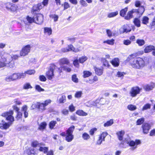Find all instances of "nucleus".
<instances>
[{
	"label": "nucleus",
	"instance_id": "f257e3e1",
	"mask_svg": "<svg viewBox=\"0 0 155 155\" xmlns=\"http://www.w3.org/2000/svg\"><path fill=\"white\" fill-rule=\"evenodd\" d=\"M127 60L129 61L132 67L136 69H142L145 65V62L143 59L140 57H136L134 54L129 55Z\"/></svg>",
	"mask_w": 155,
	"mask_h": 155
},
{
	"label": "nucleus",
	"instance_id": "f03ea898",
	"mask_svg": "<svg viewBox=\"0 0 155 155\" xmlns=\"http://www.w3.org/2000/svg\"><path fill=\"white\" fill-rule=\"evenodd\" d=\"M13 114V112L12 110L2 114V116L5 117L6 120L9 121V122L8 123H6L2 120V123H0L1 129L6 130L9 127L14 120V117L12 116Z\"/></svg>",
	"mask_w": 155,
	"mask_h": 155
},
{
	"label": "nucleus",
	"instance_id": "7ed1b4c3",
	"mask_svg": "<svg viewBox=\"0 0 155 155\" xmlns=\"http://www.w3.org/2000/svg\"><path fill=\"white\" fill-rule=\"evenodd\" d=\"M74 128L75 127L72 125L68 128L66 130V135L65 140L67 142H71L73 139L74 136L73 135V133Z\"/></svg>",
	"mask_w": 155,
	"mask_h": 155
},
{
	"label": "nucleus",
	"instance_id": "20e7f679",
	"mask_svg": "<svg viewBox=\"0 0 155 155\" xmlns=\"http://www.w3.org/2000/svg\"><path fill=\"white\" fill-rule=\"evenodd\" d=\"M31 145L32 147H40L39 150L40 151L43 152L45 153H47L48 150V149L47 147H42L41 146H44V145L42 143H39L36 140L33 141L31 143Z\"/></svg>",
	"mask_w": 155,
	"mask_h": 155
},
{
	"label": "nucleus",
	"instance_id": "39448f33",
	"mask_svg": "<svg viewBox=\"0 0 155 155\" xmlns=\"http://www.w3.org/2000/svg\"><path fill=\"white\" fill-rule=\"evenodd\" d=\"M56 67L54 64H51L50 65L49 69L46 73V76L49 80H51L54 77V71Z\"/></svg>",
	"mask_w": 155,
	"mask_h": 155
},
{
	"label": "nucleus",
	"instance_id": "423d86ee",
	"mask_svg": "<svg viewBox=\"0 0 155 155\" xmlns=\"http://www.w3.org/2000/svg\"><path fill=\"white\" fill-rule=\"evenodd\" d=\"M126 143L131 147L130 149L133 150L136 149L138 145L141 143L140 141L139 140H136L135 141L134 140H126Z\"/></svg>",
	"mask_w": 155,
	"mask_h": 155
},
{
	"label": "nucleus",
	"instance_id": "0eeeda50",
	"mask_svg": "<svg viewBox=\"0 0 155 155\" xmlns=\"http://www.w3.org/2000/svg\"><path fill=\"white\" fill-rule=\"evenodd\" d=\"M141 90V89L138 86L133 87L131 88L130 92V94L132 97H135L140 93Z\"/></svg>",
	"mask_w": 155,
	"mask_h": 155
},
{
	"label": "nucleus",
	"instance_id": "6e6552de",
	"mask_svg": "<svg viewBox=\"0 0 155 155\" xmlns=\"http://www.w3.org/2000/svg\"><path fill=\"white\" fill-rule=\"evenodd\" d=\"M31 47L29 45H27L23 47L20 52V55L24 56L27 55L30 51Z\"/></svg>",
	"mask_w": 155,
	"mask_h": 155
},
{
	"label": "nucleus",
	"instance_id": "1a4fd4ad",
	"mask_svg": "<svg viewBox=\"0 0 155 155\" xmlns=\"http://www.w3.org/2000/svg\"><path fill=\"white\" fill-rule=\"evenodd\" d=\"M143 132L144 134H147L151 128V125L148 123H143L141 127Z\"/></svg>",
	"mask_w": 155,
	"mask_h": 155
},
{
	"label": "nucleus",
	"instance_id": "9d476101",
	"mask_svg": "<svg viewBox=\"0 0 155 155\" xmlns=\"http://www.w3.org/2000/svg\"><path fill=\"white\" fill-rule=\"evenodd\" d=\"M35 23L41 24L43 20V15L41 14H38L35 15L34 16Z\"/></svg>",
	"mask_w": 155,
	"mask_h": 155
},
{
	"label": "nucleus",
	"instance_id": "9b49d317",
	"mask_svg": "<svg viewBox=\"0 0 155 155\" xmlns=\"http://www.w3.org/2000/svg\"><path fill=\"white\" fill-rule=\"evenodd\" d=\"M5 60L6 66L10 68H13L15 66L14 61L13 60H11L10 59H8V58L7 57L5 58Z\"/></svg>",
	"mask_w": 155,
	"mask_h": 155
},
{
	"label": "nucleus",
	"instance_id": "f8f14e48",
	"mask_svg": "<svg viewBox=\"0 0 155 155\" xmlns=\"http://www.w3.org/2000/svg\"><path fill=\"white\" fill-rule=\"evenodd\" d=\"M70 64L69 60L66 58H63L59 60V64L60 65L63 66L64 64L69 65Z\"/></svg>",
	"mask_w": 155,
	"mask_h": 155
},
{
	"label": "nucleus",
	"instance_id": "ddd939ff",
	"mask_svg": "<svg viewBox=\"0 0 155 155\" xmlns=\"http://www.w3.org/2000/svg\"><path fill=\"white\" fill-rule=\"evenodd\" d=\"M155 87V84H147L144 85L143 88L147 91H149Z\"/></svg>",
	"mask_w": 155,
	"mask_h": 155
},
{
	"label": "nucleus",
	"instance_id": "4468645a",
	"mask_svg": "<svg viewBox=\"0 0 155 155\" xmlns=\"http://www.w3.org/2000/svg\"><path fill=\"white\" fill-rule=\"evenodd\" d=\"M36 105V107L40 111H43L46 109L45 106L43 103L37 102Z\"/></svg>",
	"mask_w": 155,
	"mask_h": 155
},
{
	"label": "nucleus",
	"instance_id": "2eb2a0df",
	"mask_svg": "<svg viewBox=\"0 0 155 155\" xmlns=\"http://www.w3.org/2000/svg\"><path fill=\"white\" fill-rule=\"evenodd\" d=\"M26 19L28 21H24V23L26 25H28V23L31 24L32 22H35L34 16L33 18H32L29 16H27Z\"/></svg>",
	"mask_w": 155,
	"mask_h": 155
},
{
	"label": "nucleus",
	"instance_id": "dca6fc26",
	"mask_svg": "<svg viewBox=\"0 0 155 155\" xmlns=\"http://www.w3.org/2000/svg\"><path fill=\"white\" fill-rule=\"evenodd\" d=\"M94 69L96 74L98 75H102L103 73V68L101 67L100 68L94 67Z\"/></svg>",
	"mask_w": 155,
	"mask_h": 155
},
{
	"label": "nucleus",
	"instance_id": "f3484780",
	"mask_svg": "<svg viewBox=\"0 0 155 155\" xmlns=\"http://www.w3.org/2000/svg\"><path fill=\"white\" fill-rule=\"evenodd\" d=\"M47 124L45 122H43L38 125V130L41 131H43L46 128Z\"/></svg>",
	"mask_w": 155,
	"mask_h": 155
},
{
	"label": "nucleus",
	"instance_id": "a211bd4d",
	"mask_svg": "<svg viewBox=\"0 0 155 155\" xmlns=\"http://www.w3.org/2000/svg\"><path fill=\"white\" fill-rule=\"evenodd\" d=\"M124 131L121 130L117 132L116 134L117 136L118 139L120 140H123V137L124 134Z\"/></svg>",
	"mask_w": 155,
	"mask_h": 155
},
{
	"label": "nucleus",
	"instance_id": "6ab92c4d",
	"mask_svg": "<svg viewBox=\"0 0 155 155\" xmlns=\"http://www.w3.org/2000/svg\"><path fill=\"white\" fill-rule=\"evenodd\" d=\"M155 48L154 46L152 45H149L146 47L144 49L145 53H148L151 51Z\"/></svg>",
	"mask_w": 155,
	"mask_h": 155
},
{
	"label": "nucleus",
	"instance_id": "aec40b11",
	"mask_svg": "<svg viewBox=\"0 0 155 155\" xmlns=\"http://www.w3.org/2000/svg\"><path fill=\"white\" fill-rule=\"evenodd\" d=\"M111 62L114 67H117L119 65V59L118 58H115Z\"/></svg>",
	"mask_w": 155,
	"mask_h": 155
},
{
	"label": "nucleus",
	"instance_id": "412c9836",
	"mask_svg": "<svg viewBox=\"0 0 155 155\" xmlns=\"http://www.w3.org/2000/svg\"><path fill=\"white\" fill-rule=\"evenodd\" d=\"M134 13L133 10H131L129 11L127 15L125 17V19L126 20H129L133 17L132 14Z\"/></svg>",
	"mask_w": 155,
	"mask_h": 155
},
{
	"label": "nucleus",
	"instance_id": "4be33fe9",
	"mask_svg": "<svg viewBox=\"0 0 155 155\" xmlns=\"http://www.w3.org/2000/svg\"><path fill=\"white\" fill-rule=\"evenodd\" d=\"M133 22L135 25L138 27H139L140 26V21L138 18H135L134 19Z\"/></svg>",
	"mask_w": 155,
	"mask_h": 155
},
{
	"label": "nucleus",
	"instance_id": "5701e85b",
	"mask_svg": "<svg viewBox=\"0 0 155 155\" xmlns=\"http://www.w3.org/2000/svg\"><path fill=\"white\" fill-rule=\"evenodd\" d=\"M76 114L79 116H86L87 115V114L84 111L82 110H78L76 112Z\"/></svg>",
	"mask_w": 155,
	"mask_h": 155
},
{
	"label": "nucleus",
	"instance_id": "b1692460",
	"mask_svg": "<svg viewBox=\"0 0 155 155\" xmlns=\"http://www.w3.org/2000/svg\"><path fill=\"white\" fill-rule=\"evenodd\" d=\"M83 77L84 78L89 77L92 75V73L89 71H83Z\"/></svg>",
	"mask_w": 155,
	"mask_h": 155
},
{
	"label": "nucleus",
	"instance_id": "393cba45",
	"mask_svg": "<svg viewBox=\"0 0 155 155\" xmlns=\"http://www.w3.org/2000/svg\"><path fill=\"white\" fill-rule=\"evenodd\" d=\"M113 123L114 120L113 119H111L105 123L104 124V126L105 127H108L111 126Z\"/></svg>",
	"mask_w": 155,
	"mask_h": 155
},
{
	"label": "nucleus",
	"instance_id": "a878e982",
	"mask_svg": "<svg viewBox=\"0 0 155 155\" xmlns=\"http://www.w3.org/2000/svg\"><path fill=\"white\" fill-rule=\"evenodd\" d=\"M136 42L140 46H143L145 43L144 40L140 39H137L136 41Z\"/></svg>",
	"mask_w": 155,
	"mask_h": 155
},
{
	"label": "nucleus",
	"instance_id": "bb28decb",
	"mask_svg": "<svg viewBox=\"0 0 155 155\" xmlns=\"http://www.w3.org/2000/svg\"><path fill=\"white\" fill-rule=\"evenodd\" d=\"M44 31L45 33H47L48 35H50L52 33V29L51 28L48 27L44 28Z\"/></svg>",
	"mask_w": 155,
	"mask_h": 155
},
{
	"label": "nucleus",
	"instance_id": "cd10ccee",
	"mask_svg": "<svg viewBox=\"0 0 155 155\" xmlns=\"http://www.w3.org/2000/svg\"><path fill=\"white\" fill-rule=\"evenodd\" d=\"M66 96L64 95H62L59 100V102L60 104L64 103L66 101Z\"/></svg>",
	"mask_w": 155,
	"mask_h": 155
},
{
	"label": "nucleus",
	"instance_id": "c85d7f7f",
	"mask_svg": "<svg viewBox=\"0 0 155 155\" xmlns=\"http://www.w3.org/2000/svg\"><path fill=\"white\" fill-rule=\"evenodd\" d=\"M57 123L55 121H51L49 124V127L50 129H52L54 128Z\"/></svg>",
	"mask_w": 155,
	"mask_h": 155
},
{
	"label": "nucleus",
	"instance_id": "c756f323",
	"mask_svg": "<svg viewBox=\"0 0 155 155\" xmlns=\"http://www.w3.org/2000/svg\"><path fill=\"white\" fill-rule=\"evenodd\" d=\"M68 50L69 51H73L74 52H78L77 50H75L73 45H68Z\"/></svg>",
	"mask_w": 155,
	"mask_h": 155
},
{
	"label": "nucleus",
	"instance_id": "7c9ffc66",
	"mask_svg": "<svg viewBox=\"0 0 155 155\" xmlns=\"http://www.w3.org/2000/svg\"><path fill=\"white\" fill-rule=\"evenodd\" d=\"M8 58V59H10L11 60L13 59H14L15 60L17 59L19 57L18 55H15L13 56L12 57L11 55L9 54H7V56Z\"/></svg>",
	"mask_w": 155,
	"mask_h": 155
},
{
	"label": "nucleus",
	"instance_id": "2f4dec72",
	"mask_svg": "<svg viewBox=\"0 0 155 155\" xmlns=\"http://www.w3.org/2000/svg\"><path fill=\"white\" fill-rule=\"evenodd\" d=\"M87 59V58L85 56H82L79 59V62L81 63H83Z\"/></svg>",
	"mask_w": 155,
	"mask_h": 155
},
{
	"label": "nucleus",
	"instance_id": "473e14b6",
	"mask_svg": "<svg viewBox=\"0 0 155 155\" xmlns=\"http://www.w3.org/2000/svg\"><path fill=\"white\" fill-rule=\"evenodd\" d=\"M137 108L136 106L132 104H129L127 106V109L131 111L134 110Z\"/></svg>",
	"mask_w": 155,
	"mask_h": 155
},
{
	"label": "nucleus",
	"instance_id": "72a5a7b5",
	"mask_svg": "<svg viewBox=\"0 0 155 155\" xmlns=\"http://www.w3.org/2000/svg\"><path fill=\"white\" fill-rule=\"evenodd\" d=\"M82 137L85 140H87L90 138L89 135L86 133H84L83 134Z\"/></svg>",
	"mask_w": 155,
	"mask_h": 155
},
{
	"label": "nucleus",
	"instance_id": "f704fd0d",
	"mask_svg": "<svg viewBox=\"0 0 155 155\" xmlns=\"http://www.w3.org/2000/svg\"><path fill=\"white\" fill-rule=\"evenodd\" d=\"M107 135L108 133L107 132H103L99 135V137L103 139V141H104L105 138Z\"/></svg>",
	"mask_w": 155,
	"mask_h": 155
},
{
	"label": "nucleus",
	"instance_id": "c9c22d12",
	"mask_svg": "<svg viewBox=\"0 0 155 155\" xmlns=\"http://www.w3.org/2000/svg\"><path fill=\"white\" fill-rule=\"evenodd\" d=\"M149 18L147 16H144L142 19V23L146 25L148 22Z\"/></svg>",
	"mask_w": 155,
	"mask_h": 155
},
{
	"label": "nucleus",
	"instance_id": "e433bc0d",
	"mask_svg": "<svg viewBox=\"0 0 155 155\" xmlns=\"http://www.w3.org/2000/svg\"><path fill=\"white\" fill-rule=\"evenodd\" d=\"M144 121V119L143 118H141L138 119L136 122L137 125H140L142 124Z\"/></svg>",
	"mask_w": 155,
	"mask_h": 155
},
{
	"label": "nucleus",
	"instance_id": "4c0bfd02",
	"mask_svg": "<svg viewBox=\"0 0 155 155\" xmlns=\"http://www.w3.org/2000/svg\"><path fill=\"white\" fill-rule=\"evenodd\" d=\"M63 70L67 72H70L71 71V68H69L68 66L65 65H64L62 66Z\"/></svg>",
	"mask_w": 155,
	"mask_h": 155
},
{
	"label": "nucleus",
	"instance_id": "58836bf2",
	"mask_svg": "<svg viewBox=\"0 0 155 155\" xmlns=\"http://www.w3.org/2000/svg\"><path fill=\"white\" fill-rule=\"evenodd\" d=\"M114 40L113 39L111 40H107L104 41V43H107L108 44L110 45H113L114 44Z\"/></svg>",
	"mask_w": 155,
	"mask_h": 155
},
{
	"label": "nucleus",
	"instance_id": "ea45409f",
	"mask_svg": "<svg viewBox=\"0 0 155 155\" xmlns=\"http://www.w3.org/2000/svg\"><path fill=\"white\" fill-rule=\"evenodd\" d=\"M118 14L117 12H111L108 14V17L109 18H111L114 17L117 15Z\"/></svg>",
	"mask_w": 155,
	"mask_h": 155
},
{
	"label": "nucleus",
	"instance_id": "a19ab883",
	"mask_svg": "<svg viewBox=\"0 0 155 155\" xmlns=\"http://www.w3.org/2000/svg\"><path fill=\"white\" fill-rule=\"evenodd\" d=\"M151 107V105L149 104H145L142 109L143 111L146 110L147 109H150Z\"/></svg>",
	"mask_w": 155,
	"mask_h": 155
},
{
	"label": "nucleus",
	"instance_id": "79ce46f5",
	"mask_svg": "<svg viewBox=\"0 0 155 155\" xmlns=\"http://www.w3.org/2000/svg\"><path fill=\"white\" fill-rule=\"evenodd\" d=\"M50 17L54 19V21L55 22L58 21V15L54 14V15H50Z\"/></svg>",
	"mask_w": 155,
	"mask_h": 155
},
{
	"label": "nucleus",
	"instance_id": "37998d69",
	"mask_svg": "<svg viewBox=\"0 0 155 155\" xmlns=\"http://www.w3.org/2000/svg\"><path fill=\"white\" fill-rule=\"evenodd\" d=\"M12 79L13 81L16 80L17 79H19L18 73H14L12 75Z\"/></svg>",
	"mask_w": 155,
	"mask_h": 155
},
{
	"label": "nucleus",
	"instance_id": "c03bdc74",
	"mask_svg": "<svg viewBox=\"0 0 155 155\" xmlns=\"http://www.w3.org/2000/svg\"><path fill=\"white\" fill-rule=\"evenodd\" d=\"M4 58V59H3V61H0V68H3L6 66L5 60Z\"/></svg>",
	"mask_w": 155,
	"mask_h": 155
},
{
	"label": "nucleus",
	"instance_id": "a18cd8bd",
	"mask_svg": "<svg viewBox=\"0 0 155 155\" xmlns=\"http://www.w3.org/2000/svg\"><path fill=\"white\" fill-rule=\"evenodd\" d=\"M25 72L26 74H28L29 75L34 74L35 73V71L34 70H29Z\"/></svg>",
	"mask_w": 155,
	"mask_h": 155
},
{
	"label": "nucleus",
	"instance_id": "49530a36",
	"mask_svg": "<svg viewBox=\"0 0 155 155\" xmlns=\"http://www.w3.org/2000/svg\"><path fill=\"white\" fill-rule=\"evenodd\" d=\"M72 80L75 83H78V79L77 78L76 74H74L72 76Z\"/></svg>",
	"mask_w": 155,
	"mask_h": 155
},
{
	"label": "nucleus",
	"instance_id": "de8ad7c7",
	"mask_svg": "<svg viewBox=\"0 0 155 155\" xmlns=\"http://www.w3.org/2000/svg\"><path fill=\"white\" fill-rule=\"evenodd\" d=\"M5 80L7 82H10L11 81H13L12 75L7 76L5 78Z\"/></svg>",
	"mask_w": 155,
	"mask_h": 155
},
{
	"label": "nucleus",
	"instance_id": "09e8293b",
	"mask_svg": "<svg viewBox=\"0 0 155 155\" xmlns=\"http://www.w3.org/2000/svg\"><path fill=\"white\" fill-rule=\"evenodd\" d=\"M32 88L30 84L29 83H26L24 84L23 86V88L24 89H27L30 88Z\"/></svg>",
	"mask_w": 155,
	"mask_h": 155
},
{
	"label": "nucleus",
	"instance_id": "8fccbe9b",
	"mask_svg": "<svg viewBox=\"0 0 155 155\" xmlns=\"http://www.w3.org/2000/svg\"><path fill=\"white\" fill-rule=\"evenodd\" d=\"M19 79H20L21 78H24L26 76V74L25 73H25H18Z\"/></svg>",
	"mask_w": 155,
	"mask_h": 155
},
{
	"label": "nucleus",
	"instance_id": "3c124183",
	"mask_svg": "<svg viewBox=\"0 0 155 155\" xmlns=\"http://www.w3.org/2000/svg\"><path fill=\"white\" fill-rule=\"evenodd\" d=\"M82 92L81 91L77 92L75 94V97L76 98H80L81 97Z\"/></svg>",
	"mask_w": 155,
	"mask_h": 155
},
{
	"label": "nucleus",
	"instance_id": "603ef678",
	"mask_svg": "<svg viewBox=\"0 0 155 155\" xmlns=\"http://www.w3.org/2000/svg\"><path fill=\"white\" fill-rule=\"evenodd\" d=\"M22 114L20 112H18L17 113V115L16 118L17 120H18L22 117Z\"/></svg>",
	"mask_w": 155,
	"mask_h": 155
},
{
	"label": "nucleus",
	"instance_id": "864d4df0",
	"mask_svg": "<svg viewBox=\"0 0 155 155\" xmlns=\"http://www.w3.org/2000/svg\"><path fill=\"white\" fill-rule=\"evenodd\" d=\"M103 65L106 67H109V64L108 61L105 59L102 60Z\"/></svg>",
	"mask_w": 155,
	"mask_h": 155
},
{
	"label": "nucleus",
	"instance_id": "5fc2aeb1",
	"mask_svg": "<svg viewBox=\"0 0 155 155\" xmlns=\"http://www.w3.org/2000/svg\"><path fill=\"white\" fill-rule=\"evenodd\" d=\"M62 6H63L64 9L68 8L70 7L69 4L67 2H64L63 4L62 5Z\"/></svg>",
	"mask_w": 155,
	"mask_h": 155
},
{
	"label": "nucleus",
	"instance_id": "6e6d98bb",
	"mask_svg": "<svg viewBox=\"0 0 155 155\" xmlns=\"http://www.w3.org/2000/svg\"><path fill=\"white\" fill-rule=\"evenodd\" d=\"M40 80L42 81H45L46 80V77L43 75H40L39 77Z\"/></svg>",
	"mask_w": 155,
	"mask_h": 155
},
{
	"label": "nucleus",
	"instance_id": "4d7b16f0",
	"mask_svg": "<svg viewBox=\"0 0 155 155\" xmlns=\"http://www.w3.org/2000/svg\"><path fill=\"white\" fill-rule=\"evenodd\" d=\"M123 42L124 44L126 45H129L131 43V41L129 40H124Z\"/></svg>",
	"mask_w": 155,
	"mask_h": 155
},
{
	"label": "nucleus",
	"instance_id": "13d9d810",
	"mask_svg": "<svg viewBox=\"0 0 155 155\" xmlns=\"http://www.w3.org/2000/svg\"><path fill=\"white\" fill-rule=\"evenodd\" d=\"M37 8L38 10L42 9L45 6L42 3H40L38 4L37 5Z\"/></svg>",
	"mask_w": 155,
	"mask_h": 155
},
{
	"label": "nucleus",
	"instance_id": "bf43d9fd",
	"mask_svg": "<svg viewBox=\"0 0 155 155\" xmlns=\"http://www.w3.org/2000/svg\"><path fill=\"white\" fill-rule=\"evenodd\" d=\"M79 60L75 59L73 61V64L75 66L77 67L79 65Z\"/></svg>",
	"mask_w": 155,
	"mask_h": 155
},
{
	"label": "nucleus",
	"instance_id": "052dcab7",
	"mask_svg": "<svg viewBox=\"0 0 155 155\" xmlns=\"http://www.w3.org/2000/svg\"><path fill=\"white\" fill-rule=\"evenodd\" d=\"M36 89L39 91H43L44 90L42 89L39 85H36L35 86Z\"/></svg>",
	"mask_w": 155,
	"mask_h": 155
},
{
	"label": "nucleus",
	"instance_id": "680f3d73",
	"mask_svg": "<svg viewBox=\"0 0 155 155\" xmlns=\"http://www.w3.org/2000/svg\"><path fill=\"white\" fill-rule=\"evenodd\" d=\"M97 130V129L95 128L91 129L89 131L90 134L91 135H93L94 132L96 131Z\"/></svg>",
	"mask_w": 155,
	"mask_h": 155
},
{
	"label": "nucleus",
	"instance_id": "e2e57ef3",
	"mask_svg": "<svg viewBox=\"0 0 155 155\" xmlns=\"http://www.w3.org/2000/svg\"><path fill=\"white\" fill-rule=\"evenodd\" d=\"M127 10H120V15L122 17H124L126 15Z\"/></svg>",
	"mask_w": 155,
	"mask_h": 155
},
{
	"label": "nucleus",
	"instance_id": "0e129e2a",
	"mask_svg": "<svg viewBox=\"0 0 155 155\" xmlns=\"http://www.w3.org/2000/svg\"><path fill=\"white\" fill-rule=\"evenodd\" d=\"M51 101L50 99H48L46 100L45 101L44 103V104L46 107L49 104H50L51 102Z\"/></svg>",
	"mask_w": 155,
	"mask_h": 155
},
{
	"label": "nucleus",
	"instance_id": "69168bd1",
	"mask_svg": "<svg viewBox=\"0 0 155 155\" xmlns=\"http://www.w3.org/2000/svg\"><path fill=\"white\" fill-rule=\"evenodd\" d=\"M102 141H103V139L99 137V139L97 142V144L100 145Z\"/></svg>",
	"mask_w": 155,
	"mask_h": 155
},
{
	"label": "nucleus",
	"instance_id": "338daca9",
	"mask_svg": "<svg viewBox=\"0 0 155 155\" xmlns=\"http://www.w3.org/2000/svg\"><path fill=\"white\" fill-rule=\"evenodd\" d=\"M80 3L83 6H86L87 5V3L84 0H81L80 1Z\"/></svg>",
	"mask_w": 155,
	"mask_h": 155
},
{
	"label": "nucleus",
	"instance_id": "774afa93",
	"mask_svg": "<svg viewBox=\"0 0 155 155\" xmlns=\"http://www.w3.org/2000/svg\"><path fill=\"white\" fill-rule=\"evenodd\" d=\"M150 135L151 136H155V129H153L150 131Z\"/></svg>",
	"mask_w": 155,
	"mask_h": 155
}]
</instances>
